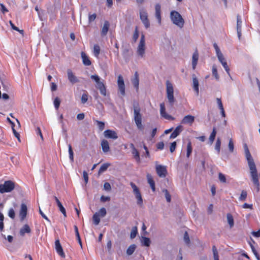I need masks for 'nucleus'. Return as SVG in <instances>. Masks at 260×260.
Listing matches in <instances>:
<instances>
[{
    "mask_svg": "<svg viewBox=\"0 0 260 260\" xmlns=\"http://www.w3.org/2000/svg\"><path fill=\"white\" fill-rule=\"evenodd\" d=\"M96 17V14L94 13L93 14H89L88 17V21L89 22H91L93 21Z\"/></svg>",
    "mask_w": 260,
    "mask_h": 260,
    "instance_id": "680f3d73",
    "label": "nucleus"
},
{
    "mask_svg": "<svg viewBox=\"0 0 260 260\" xmlns=\"http://www.w3.org/2000/svg\"><path fill=\"white\" fill-rule=\"evenodd\" d=\"M160 114L161 117L169 120H174V117L169 115L166 111L165 105L164 103L160 104Z\"/></svg>",
    "mask_w": 260,
    "mask_h": 260,
    "instance_id": "f8f14e48",
    "label": "nucleus"
},
{
    "mask_svg": "<svg viewBox=\"0 0 260 260\" xmlns=\"http://www.w3.org/2000/svg\"><path fill=\"white\" fill-rule=\"evenodd\" d=\"M184 240L186 244H189V243H190L189 237V235L187 232H185L184 234Z\"/></svg>",
    "mask_w": 260,
    "mask_h": 260,
    "instance_id": "13d9d810",
    "label": "nucleus"
},
{
    "mask_svg": "<svg viewBox=\"0 0 260 260\" xmlns=\"http://www.w3.org/2000/svg\"><path fill=\"white\" fill-rule=\"evenodd\" d=\"M155 169L156 173L159 177L164 178L166 177L167 170L166 166L158 165L156 166Z\"/></svg>",
    "mask_w": 260,
    "mask_h": 260,
    "instance_id": "9b49d317",
    "label": "nucleus"
},
{
    "mask_svg": "<svg viewBox=\"0 0 260 260\" xmlns=\"http://www.w3.org/2000/svg\"><path fill=\"white\" fill-rule=\"evenodd\" d=\"M133 85L134 87L138 90L139 88V74L137 72H136L135 73V77L134 79L132 81Z\"/></svg>",
    "mask_w": 260,
    "mask_h": 260,
    "instance_id": "cd10ccee",
    "label": "nucleus"
},
{
    "mask_svg": "<svg viewBox=\"0 0 260 260\" xmlns=\"http://www.w3.org/2000/svg\"><path fill=\"white\" fill-rule=\"evenodd\" d=\"M100 47L98 44H95L93 46V54L96 57H98L100 53Z\"/></svg>",
    "mask_w": 260,
    "mask_h": 260,
    "instance_id": "72a5a7b5",
    "label": "nucleus"
},
{
    "mask_svg": "<svg viewBox=\"0 0 260 260\" xmlns=\"http://www.w3.org/2000/svg\"><path fill=\"white\" fill-rule=\"evenodd\" d=\"M198 59H199V53H198L197 49H196L195 50V51L193 52L192 57V67L193 70H194L196 69V66L198 63Z\"/></svg>",
    "mask_w": 260,
    "mask_h": 260,
    "instance_id": "aec40b11",
    "label": "nucleus"
},
{
    "mask_svg": "<svg viewBox=\"0 0 260 260\" xmlns=\"http://www.w3.org/2000/svg\"><path fill=\"white\" fill-rule=\"evenodd\" d=\"M30 232L31 229L29 226L27 224H25L20 229L19 234L21 236H24L26 233L29 234Z\"/></svg>",
    "mask_w": 260,
    "mask_h": 260,
    "instance_id": "4be33fe9",
    "label": "nucleus"
},
{
    "mask_svg": "<svg viewBox=\"0 0 260 260\" xmlns=\"http://www.w3.org/2000/svg\"><path fill=\"white\" fill-rule=\"evenodd\" d=\"M227 220L230 228H232L234 225V221L233 216L230 213L227 214Z\"/></svg>",
    "mask_w": 260,
    "mask_h": 260,
    "instance_id": "473e14b6",
    "label": "nucleus"
},
{
    "mask_svg": "<svg viewBox=\"0 0 260 260\" xmlns=\"http://www.w3.org/2000/svg\"><path fill=\"white\" fill-rule=\"evenodd\" d=\"M138 233V230L136 226H135L133 228L131 233V238H134L136 237L137 234Z\"/></svg>",
    "mask_w": 260,
    "mask_h": 260,
    "instance_id": "09e8293b",
    "label": "nucleus"
},
{
    "mask_svg": "<svg viewBox=\"0 0 260 260\" xmlns=\"http://www.w3.org/2000/svg\"><path fill=\"white\" fill-rule=\"evenodd\" d=\"M69 157L72 161H74V152L71 144L68 145Z\"/></svg>",
    "mask_w": 260,
    "mask_h": 260,
    "instance_id": "79ce46f5",
    "label": "nucleus"
},
{
    "mask_svg": "<svg viewBox=\"0 0 260 260\" xmlns=\"http://www.w3.org/2000/svg\"><path fill=\"white\" fill-rule=\"evenodd\" d=\"M81 57L82 59L83 63L86 66H89L91 64V62L89 59V57L84 52H82Z\"/></svg>",
    "mask_w": 260,
    "mask_h": 260,
    "instance_id": "412c9836",
    "label": "nucleus"
},
{
    "mask_svg": "<svg viewBox=\"0 0 260 260\" xmlns=\"http://www.w3.org/2000/svg\"><path fill=\"white\" fill-rule=\"evenodd\" d=\"M93 221L95 225H98L100 222V215L96 212L92 217Z\"/></svg>",
    "mask_w": 260,
    "mask_h": 260,
    "instance_id": "2f4dec72",
    "label": "nucleus"
},
{
    "mask_svg": "<svg viewBox=\"0 0 260 260\" xmlns=\"http://www.w3.org/2000/svg\"><path fill=\"white\" fill-rule=\"evenodd\" d=\"M244 149L246 157L250 170L252 181L256 188L257 191L258 192L259 190L260 185L256 166L246 144L244 145Z\"/></svg>",
    "mask_w": 260,
    "mask_h": 260,
    "instance_id": "f257e3e1",
    "label": "nucleus"
},
{
    "mask_svg": "<svg viewBox=\"0 0 260 260\" xmlns=\"http://www.w3.org/2000/svg\"><path fill=\"white\" fill-rule=\"evenodd\" d=\"M109 28V23L108 21H105L104 24V26L101 31V34L102 36H106L108 32Z\"/></svg>",
    "mask_w": 260,
    "mask_h": 260,
    "instance_id": "c85d7f7f",
    "label": "nucleus"
},
{
    "mask_svg": "<svg viewBox=\"0 0 260 260\" xmlns=\"http://www.w3.org/2000/svg\"><path fill=\"white\" fill-rule=\"evenodd\" d=\"M130 185L133 188V193L135 195L136 198L137 200V204L139 205L140 207L143 206V199L142 197L141 193L139 188L137 186V185L133 182H131L130 183Z\"/></svg>",
    "mask_w": 260,
    "mask_h": 260,
    "instance_id": "0eeeda50",
    "label": "nucleus"
},
{
    "mask_svg": "<svg viewBox=\"0 0 260 260\" xmlns=\"http://www.w3.org/2000/svg\"><path fill=\"white\" fill-rule=\"evenodd\" d=\"M218 178L220 182L225 183L226 182V178L224 174L219 173L218 174Z\"/></svg>",
    "mask_w": 260,
    "mask_h": 260,
    "instance_id": "864d4df0",
    "label": "nucleus"
},
{
    "mask_svg": "<svg viewBox=\"0 0 260 260\" xmlns=\"http://www.w3.org/2000/svg\"><path fill=\"white\" fill-rule=\"evenodd\" d=\"M220 146H221V141H220V138H217V139L216 140L215 146V149L217 151V153L218 154L220 153Z\"/></svg>",
    "mask_w": 260,
    "mask_h": 260,
    "instance_id": "a19ab883",
    "label": "nucleus"
},
{
    "mask_svg": "<svg viewBox=\"0 0 260 260\" xmlns=\"http://www.w3.org/2000/svg\"><path fill=\"white\" fill-rule=\"evenodd\" d=\"M247 196V191L245 190H242L239 199L240 201H244L246 200Z\"/></svg>",
    "mask_w": 260,
    "mask_h": 260,
    "instance_id": "e433bc0d",
    "label": "nucleus"
},
{
    "mask_svg": "<svg viewBox=\"0 0 260 260\" xmlns=\"http://www.w3.org/2000/svg\"><path fill=\"white\" fill-rule=\"evenodd\" d=\"M212 251L214 260H219L218 251L215 245L212 246Z\"/></svg>",
    "mask_w": 260,
    "mask_h": 260,
    "instance_id": "4c0bfd02",
    "label": "nucleus"
},
{
    "mask_svg": "<svg viewBox=\"0 0 260 260\" xmlns=\"http://www.w3.org/2000/svg\"><path fill=\"white\" fill-rule=\"evenodd\" d=\"M88 95L87 91H85V92L81 96V102L82 104H85L88 100Z\"/></svg>",
    "mask_w": 260,
    "mask_h": 260,
    "instance_id": "c03bdc74",
    "label": "nucleus"
},
{
    "mask_svg": "<svg viewBox=\"0 0 260 260\" xmlns=\"http://www.w3.org/2000/svg\"><path fill=\"white\" fill-rule=\"evenodd\" d=\"M182 131V126L181 125L177 126L173 132L171 134L170 136V139H174L176 138L181 133Z\"/></svg>",
    "mask_w": 260,
    "mask_h": 260,
    "instance_id": "b1692460",
    "label": "nucleus"
},
{
    "mask_svg": "<svg viewBox=\"0 0 260 260\" xmlns=\"http://www.w3.org/2000/svg\"><path fill=\"white\" fill-rule=\"evenodd\" d=\"M101 146L104 152H108L110 150L109 143L106 140H103L101 142Z\"/></svg>",
    "mask_w": 260,
    "mask_h": 260,
    "instance_id": "bb28decb",
    "label": "nucleus"
},
{
    "mask_svg": "<svg viewBox=\"0 0 260 260\" xmlns=\"http://www.w3.org/2000/svg\"><path fill=\"white\" fill-rule=\"evenodd\" d=\"M212 75H213V76L215 78V79L217 80H218L219 79V75L218 74L217 70L216 69V66H213L212 67Z\"/></svg>",
    "mask_w": 260,
    "mask_h": 260,
    "instance_id": "ea45409f",
    "label": "nucleus"
},
{
    "mask_svg": "<svg viewBox=\"0 0 260 260\" xmlns=\"http://www.w3.org/2000/svg\"><path fill=\"white\" fill-rule=\"evenodd\" d=\"M104 189L107 191H110L111 189V186L109 182H105L104 184Z\"/></svg>",
    "mask_w": 260,
    "mask_h": 260,
    "instance_id": "0e129e2a",
    "label": "nucleus"
},
{
    "mask_svg": "<svg viewBox=\"0 0 260 260\" xmlns=\"http://www.w3.org/2000/svg\"><path fill=\"white\" fill-rule=\"evenodd\" d=\"M162 191L165 193V197L166 200L168 202L170 203L171 200V196L168 190L166 189H165L162 190Z\"/></svg>",
    "mask_w": 260,
    "mask_h": 260,
    "instance_id": "37998d69",
    "label": "nucleus"
},
{
    "mask_svg": "<svg viewBox=\"0 0 260 260\" xmlns=\"http://www.w3.org/2000/svg\"><path fill=\"white\" fill-rule=\"evenodd\" d=\"M104 135L105 137L108 139L115 140L118 138V136L116 132L111 129L106 130L104 133Z\"/></svg>",
    "mask_w": 260,
    "mask_h": 260,
    "instance_id": "2eb2a0df",
    "label": "nucleus"
},
{
    "mask_svg": "<svg viewBox=\"0 0 260 260\" xmlns=\"http://www.w3.org/2000/svg\"><path fill=\"white\" fill-rule=\"evenodd\" d=\"M27 212V206L25 204H22L19 212V216L21 220H23L26 216Z\"/></svg>",
    "mask_w": 260,
    "mask_h": 260,
    "instance_id": "6ab92c4d",
    "label": "nucleus"
},
{
    "mask_svg": "<svg viewBox=\"0 0 260 260\" xmlns=\"http://www.w3.org/2000/svg\"><path fill=\"white\" fill-rule=\"evenodd\" d=\"M216 135V129L215 127H213L212 133L209 137V141L210 144H212L214 142Z\"/></svg>",
    "mask_w": 260,
    "mask_h": 260,
    "instance_id": "c756f323",
    "label": "nucleus"
},
{
    "mask_svg": "<svg viewBox=\"0 0 260 260\" xmlns=\"http://www.w3.org/2000/svg\"><path fill=\"white\" fill-rule=\"evenodd\" d=\"M219 61L222 64L223 62H226L225 59L224 58L222 53L217 56Z\"/></svg>",
    "mask_w": 260,
    "mask_h": 260,
    "instance_id": "5fc2aeb1",
    "label": "nucleus"
},
{
    "mask_svg": "<svg viewBox=\"0 0 260 260\" xmlns=\"http://www.w3.org/2000/svg\"><path fill=\"white\" fill-rule=\"evenodd\" d=\"M150 240L149 238L147 237H144L143 240V245L146 246H149L150 244Z\"/></svg>",
    "mask_w": 260,
    "mask_h": 260,
    "instance_id": "603ef678",
    "label": "nucleus"
},
{
    "mask_svg": "<svg viewBox=\"0 0 260 260\" xmlns=\"http://www.w3.org/2000/svg\"><path fill=\"white\" fill-rule=\"evenodd\" d=\"M192 82L193 89L196 91L197 94L198 95L199 93V81L197 78L196 77L195 75H193Z\"/></svg>",
    "mask_w": 260,
    "mask_h": 260,
    "instance_id": "393cba45",
    "label": "nucleus"
},
{
    "mask_svg": "<svg viewBox=\"0 0 260 260\" xmlns=\"http://www.w3.org/2000/svg\"><path fill=\"white\" fill-rule=\"evenodd\" d=\"M213 47L216 51L217 56L222 53L216 43H215L213 44Z\"/></svg>",
    "mask_w": 260,
    "mask_h": 260,
    "instance_id": "052dcab7",
    "label": "nucleus"
},
{
    "mask_svg": "<svg viewBox=\"0 0 260 260\" xmlns=\"http://www.w3.org/2000/svg\"><path fill=\"white\" fill-rule=\"evenodd\" d=\"M134 120L138 129L140 131H143L144 126L142 123V115L139 108L134 109Z\"/></svg>",
    "mask_w": 260,
    "mask_h": 260,
    "instance_id": "20e7f679",
    "label": "nucleus"
},
{
    "mask_svg": "<svg viewBox=\"0 0 260 260\" xmlns=\"http://www.w3.org/2000/svg\"><path fill=\"white\" fill-rule=\"evenodd\" d=\"M8 215L10 218L14 219L15 217V213L13 209L11 208L9 210Z\"/></svg>",
    "mask_w": 260,
    "mask_h": 260,
    "instance_id": "6e6d98bb",
    "label": "nucleus"
},
{
    "mask_svg": "<svg viewBox=\"0 0 260 260\" xmlns=\"http://www.w3.org/2000/svg\"><path fill=\"white\" fill-rule=\"evenodd\" d=\"M129 146L130 148L132 149V153L133 154L134 158L138 163H140L141 159L138 150L135 148L134 144L131 143Z\"/></svg>",
    "mask_w": 260,
    "mask_h": 260,
    "instance_id": "4468645a",
    "label": "nucleus"
},
{
    "mask_svg": "<svg viewBox=\"0 0 260 260\" xmlns=\"http://www.w3.org/2000/svg\"><path fill=\"white\" fill-rule=\"evenodd\" d=\"M110 166L109 164L105 163L103 164L100 167L99 173H101L107 170L109 166Z\"/></svg>",
    "mask_w": 260,
    "mask_h": 260,
    "instance_id": "58836bf2",
    "label": "nucleus"
},
{
    "mask_svg": "<svg viewBox=\"0 0 260 260\" xmlns=\"http://www.w3.org/2000/svg\"><path fill=\"white\" fill-rule=\"evenodd\" d=\"M55 249L57 253L62 257H65L64 253L63 252V249L60 243L59 239H57L55 241Z\"/></svg>",
    "mask_w": 260,
    "mask_h": 260,
    "instance_id": "f3484780",
    "label": "nucleus"
},
{
    "mask_svg": "<svg viewBox=\"0 0 260 260\" xmlns=\"http://www.w3.org/2000/svg\"><path fill=\"white\" fill-rule=\"evenodd\" d=\"M167 96L170 104L172 106L175 102L173 84L169 81L166 82Z\"/></svg>",
    "mask_w": 260,
    "mask_h": 260,
    "instance_id": "7ed1b4c3",
    "label": "nucleus"
},
{
    "mask_svg": "<svg viewBox=\"0 0 260 260\" xmlns=\"http://www.w3.org/2000/svg\"><path fill=\"white\" fill-rule=\"evenodd\" d=\"M156 148L158 150H162L164 148V143L163 142H160L157 143Z\"/></svg>",
    "mask_w": 260,
    "mask_h": 260,
    "instance_id": "774afa93",
    "label": "nucleus"
},
{
    "mask_svg": "<svg viewBox=\"0 0 260 260\" xmlns=\"http://www.w3.org/2000/svg\"><path fill=\"white\" fill-rule=\"evenodd\" d=\"M8 120L11 122V123L12 124V130H13V134L14 135V136L17 138V139H18V140L20 142V135L17 132V131L15 130V129L14 128V123L13 122H12L11 120H10V119L9 118H8Z\"/></svg>",
    "mask_w": 260,
    "mask_h": 260,
    "instance_id": "7c9ffc66",
    "label": "nucleus"
},
{
    "mask_svg": "<svg viewBox=\"0 0 260 260\" xmlns=\"http://www.w3.org/2000/svg\"><path fill=\"white\" fill-rule=\"evenodd\" d=\"M170 18L173 23L180 28H182L184 24V20L181 15L176 11H172L170 14Z\"/></svg>",
    "mask_w": 260,
    "mask_h": 260,
    "instance_id": "f03ea898",
    "label": "nucleus"
},
{
    "mask_svg": "<svg viewBox=\"0 0 260 260\" xmlns=\"http://www.w3.org/2000/svg\"><path fill=\"white\" fill-rule=\"evenodd\" d=\"M110 200V198L109 197H106L104 196H102L100 198L101 202L104 203L106 202H108Z\"/></svg>",
    "mask_w": 260,
    "mask_h": 260,
    "instance_id": "e2e57ef3",
    "label": "nucleus"
},
{
    "mask_svg": "<svg viewBox=\"0 0 260 260\" xmlns=\"http://www.w3.org/2000/svg\"><path fill=\"white\" fill-rule=\"evenodd\" d=\"M155 15L157 20L158 23L160 24L161 18V6L159 4H156L155 6Z\"/></svg>",
    "mask_w": 260,
    "mask_h": 260,
    "instance_id": "a211bd4d",
    "label": "nucleus"
},
{
    "mask_svg": "<svg viewBox=\"0 0 260 260\" xmlns=\"http://www.w3.org/2000/svg\"><path fill=\"white\" fill-rule=\"evenodd\" d=\"M176 142H173L171 144L170 147V151L171 153H173L176 148Z\"/></svg>",
    "mask_w": 260,
    "mask_h": 260,
    "instance_id": "bf43d9fd",
    "label": "nucleus"
},
{
    "mask_svg": "<svg viewBox=\"0 0 260 260\" xmlns=\"http://www.w3.org/2000/svg\"><path fill=\"white\" fill-rule=\"evenodd\" d=\"M242 21L239 16L237 17V30H241Z\"/></svg>",
    "mask_w": 260,
    "mask_h": 260,
    "instance_id": "49530a36",
    "label": "nucleus"
},
{
    "mask_svg": "<svg viewBox=\"0 0 260 260\" xmlns=\"http://www.w3.org/2000/svg\"><path fill=\"white\" fill-rule=\"evenodd\" d=\"M229 148L231 152H233L234 151V145L232 139H230L229 143Z\"/></svg>",
    "mask_w": 260,
    "mask_h": 260,
    "instance_id": "4d7b16f0",
    "label": "nucleus"
},
{
    "mask_svg": "<svg viewBox=\"0 0 260 260\" xmlns=\"http://www.w3.org/2000/svg\"><path fill=\"white\" fill-rule=\"evenodd\" d=\"M83 177L85 183H87L88 181V173L85 171H84L83 172Z\"/></svg>",
    "mask_w": 260,
    "mask_h": 260,
    "instance_id": "338daca9",
    "label": "nucleus"
},
{
    "mask_svg": "<svg viewBox=\"0 0 260 260\" xmlns=\"http://www.w3.org/2000/svg\"><path fill=\"white\" fill-rule=\"evenodd\" d=\"M97 125L100 131H103L105 128V123L104 122L96 120Z\"/></svg>",
    "mask_w": 260,
    "mask_h": 260,
    "instance_id": "de8ad7c7",
    "label": "nucleus"
},
{
    "mask_svg": "<svg viewBox=\"0 0 260 260\" xmlns=\"http://www.w3.org/2000/svg\"><path fill=\"white\" fill-rule=\"evenodd\" d=\"M100 215V216H101L102 217H104L107 213L106 210L105 208L103 207L101 208L99 211V212H97Z\"/></svg>",
    "mask_w": 260,
    "mask_h": 260,
    "instance_id": "8fccbe9b",
    "label": "nucleus"
},
{
    "mask_svg": "<svg viewBox=\"0 0 260 260\" xmlns=\"http://www.w3.org/2000/svg\"><path fill=\"white\" fill-rule=\"evenodd\" d=\"M54 198L56 202L58 207L59 208V211L63 214L64 217H67L66 209L62 206L61 202L59 201L58 199L56 196H54Z\"/></svg>",
    "mask_w": 260,
    "mask_h": 260,
    "instance_id": "5701e85b",
    "label": "nucleus"
},
{
    "mask_svg": "<svg viewBox=\"0 0 260 260\" xmlns=\"http://www.w3.org/2000/svg\"><path fill=\"white\" fill-rule=\"evenodd\" d=\"M53 103L56 110H58L60 104V100L59 98L56 97L54 100Z\"/></svg>",
    "mask_w": 260,
    "mask_h": 260,
    "instance_id": "a18cd8bd",
    "label": "nucleus"
},
{
    "mask_svg": "<svg viewBox=\"0 0 260 260\" xmlns=\"http://www.w3.org/2000/svg\"><path fill=\"white\" fill-rule=\"evenodd\" d=\"M194 117L191 115L185 116L181 121V124L191 125L194 121Z\"/></svg>",
    "mask_w": 260,
    "mask_h": 260,
    "instance_id": "ddd939ff",
    "label": "nucleus"
},
{
    "mask_svg": "<svg viewBox=\"0 0 260 260\" xmlns=\"http://www.w3.org/2000/svg\"><path fill=\"white\" fill-rule=\"evenodd\" d=\"M139 36V31L137 27L136 28L133 36V39L134 42H136Z\"/></svg>",
    "mask_w": 260,
    "mask_h": 260,
    "instance_id": "3c124183",
    "label": "nucleus"
},
{
    "mask_svg": "<svg viewBox=\"0 0 260 260\" xmlns=\"http://www.w3.org/2000/svg\"><path fill=\"white\" fill-rule=\"evenodd\" d=\"M222 65L223 67L224 68V69H225L226 73H228V74L229 75H230V69L228 65L227 62H223V64Z\"/></svg>",
    "mask_w": 260,
    "mask_h": 260,
    "instance_id": "69168bd1",
    "label": "nucleus"
},
{
    "mask_svg": "<svg viewBox=\"0 0 260 260\" xmlns=\"http://www.w3.org/2000/svg\"><path fill=\"white\" fill-rule=\"evenodd\" d=\"M145 36L143 34H142L141 36L140 41L137 48V54L143 57L145 54Z\"/></svg>",
    "mask_w": 260,
    "mask_h": 260,
    "instance_id": "6e6552de",
    "label": "nucleus"
},
{
    "mask_svg": "<svg viewBox=\"0 0 260 260\" xmlns=\"http://www.w3.org/2000/svg\"><path fill=\"white\" fill-rule=\"evenodd\" d=\"M117 85L118 90L119 91L121 96H124L125 94V84L124 80L121 75H119L117 80Z\"/></svg>",
    "mask_w": 260,
    "mask_h": 260,
    "instance_id": "9d476101",
    "label": "nucleus"
},
{
    "mask_svg": "<svg viewBox=\"0 0 260 260\" xmlns=\"http://www.w3.org/2000/svg\"><path fill=\"white\" fill-rule=\"evenodd\" d=\"M90 78L94 80L96 82L97 84L96 87L100 90L101 94L104 96H106V88L103 82L100 81L99 76L97 75H93L91 76Z\"/></svg>",
    "mask_w": 260,
    "mask_h": 260,
    "instance_id": "39448f33",
    "label": "nucleus"
},
{
    "mask_svg": "<svg viewBox=\"0 0 260 260\" xmlns=\"http://www.w3.org/2000/svg\"><path fill=\"white\" fill-rule=\"evenodd\" d=\"M68 78L72 84H75L79 82L78 78L74 74L71 70L69 69L67 71Z\"/></svg>",
    "mask_w": 260,
    "mask_h": 260,
    "instance_id": "dca6fc26",
    "label": "nucleus"
},
{
    "mask_svg": "<svg viewBox=\"0 0 260 260\" xmlns=\"http://www.w3.org/2000/svg\"><path fill=\"white\" fill-rule=\"evenodd\" d=\"M15 184L12 181H6L4 184H0V192L3 193L5 192H9L14 189Z\"/></svg>",
    "mask_w": 260,
    "mask_h": 260,
    "instance_id": "423d86ee",
    "label": "nucleus"
},
{
    "mask_svg": "<svg viewBox=\"0 0 260 260\" xmlns=\"http://www.w3.org/2000/svg\"><path fill=\"white\" fill-rule=\"evenodd\" d=\"M140 17L146 28L150 27L149 21L148 19V14L145 10L142 9L140 10Z\"/></svg>",
    "mask_w": 260,
    "mask_h": 260,
    "instance_id": "1a4fd4ad",
    "label": "nucleus"
},
{
    "mask_svg": "<svg viewBox=\"0 0 260 260\" xmlns=\"http://www.w3.org/2000/svg\"><path fill=\"white\" fill-rule=\"evenodd\" d=\"M192 148L191 142H189L187 144L186 157H189L192 152Z\"/></svg>",
    "mask_w": 260,
    "mask_h": 260,
    "instance_id": "f704fd0d",
    "label": "nucleus"
},
{
    "mask_svg": "<svg viewBox=\"0 0 260 260\" xmlns=\"http://www.w3.org/2000/svg\"><path fill=\"white\" fill-rule=\"evenodd\" d=\"M147 179L148 183L149 184L152 190L153 191H155V182L152 177V176L148 174L147 175Z\"/></svg>",
    "mask_w": 260,
    "mask_h": 260,
    "instance_id": "a878e982",
    "label": "nucleus"
},
{
    "mask_svg": "<svg viewBox=\"0 0 260 260\" xmlns=\"http://www.w3.org/2000/svg\"><path fill=\"white\" fill-rule=\"evenodd\" d=\"M135 249L136 245L135 244L130 245L126 250V253L129 255H132L135 251Z\"/></svg>",
    "mask_w": 260,
    "mask_h": 260,
    "instance_id": "c9c22d12",
    "label": "nucleus"
}]
</instances>
